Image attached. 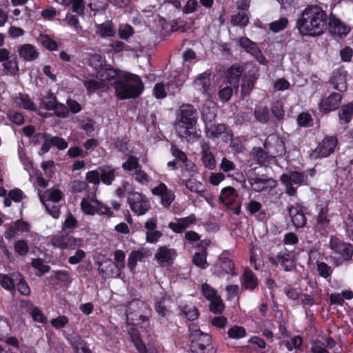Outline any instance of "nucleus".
Segmentation results:
<instances>
[{
	"label": "nucleus",
	"mask_w": 353,
	"mask_h": 353,
	"mask_svg": "<svg viewBox=\"0 0 353 353\" xmlns=\"http://www.w3.org/2000/svg\"><path fill=\"white\" fill-rule=\"evenodd\" d=\"M30 313L33 318V319L35 321L41 323H47V318L45 316L41 310H39L37 307H32L30 310Z\"/></svg>",
	"instance_id": "obj_60"
},
{
	"label": "nucleus",
	"mask_w": 353,
	"mask_h": 353,
	"mask_svg": "<svg viewBox=\"0 0 353 353\" xmlns=\"http://www.w3.org/2000/svg\"><path fill=\"white\" fill-rule=\"evenodd\" d=\"M81 209L88 215H94L95 214L108 216L112 215L110 208L97 200L94 195H88L83 198L81 202Z\"/></svg>",
	"instance_id": "obj_6"
},
{
	"label": "nucleus",
	"mask_w": 353,
	"mask_h": 353,
	"mask_svg": "<svg viewBox=\"0 0 353 353\" xmlns=\"http://www.w3.org/2000/svg\"><path fill=\"white\" fill-rule=\"evenodd\" d=\"M14 103L19 107L26 110H35L37 109L34 103L31 101L30 97L24 94H19V95L12 98Z\"/></svg>",
	"instance_id": "obj_33"
},
{
	"label": "nucleus",
	"mask_w": 353,
	"mask_h": 353,
	"mask_svg": "<svg viewBox=\"0 0 353 353\" xmlns=\"http://www.w3.org/2000/svg\"><path fill=\"white\" fill-rule=\"evenodd\" d=\"M89 64L98 73L99 70L105 68V59L102 56L95 54L90 57Z\"/></svg>",
	"instance_id": "obj_44"
},
{
	"label": "nucleus",
	"mask_w": 353,
	"mask_h": 353,
	"mask_svg": "<svg viewBox=\"0 0 353 353\" xmlns=\"http://www.w3.org/2000/svg\"><path fill=\"white\" fill-rule=\"evenodd\" d=\"M64 3H72V9L74 12L79 15H83L85 3L83 0H63Z\"/></svg>",
	"instance_id": "obj_53"
},
{
	"label": "nucleus",
	"mask_w": 353,
	"mask_h": 353,
	"mask_svg": "<svg viewBox=\"0 0 353 353\" xmlns=\"http://www.w3.org/2000/svg\"><path fill=\"white\" fill-rule=\"evenodd\" d=\"M256 119L260 123H265L269 119V110L267 107H259L254 111Z\"/></svg>",
	"instance_id": "obj_51"
},
{
	"label": "nucleus",
	"mask_w": 353,
	"mask_h": 353,
	"mask_svg": "<svg viewBox=\"0 0 353 353\" xmlns=\"http://www.w3.org/2000/svg\"><path fill=\"white\" fill-rule=\"evenodd\" d=\"M51 244L61 250L70 248L75 249L83 246L81 239H76L69 235L57 234L51 238Z\"/></svg>",
	"instance_id": "obj_13"
},
{
	"label": "nucleus",
	"mask_w": 353,
	"mask_h": 353,
	"mask_svg": "<svg viewBox=\"0 0 353 353\" xmlns=\"http://www.w3.org/2000/svg\"><path fill=\"white\" fill-rule=\"evenodd\" d=\"M327 208H321L316 216V227L319 229L326 228L330 223Z\"/></svg>",
	"instance_id": "obj_41"
},
{
	"label": "nucleus",
	"mask_w": 353,
	"mask_h": 353,
	"mask_svg": "<svg viewBox=\"0 0 353 353\" xmlns=\"http://www.w3.org/2000/svg\"><path fill=\"white\" fill-rule=\"evenodd\" d=\"M180 114L176 123V130L179 135L188 141H194L200 136V130H196L195 125L197 116L191 105H183L180 108Z\"/></svg>",
	"instance_id": "obj_4"
},
{
	"label": "nucleus",
	"mask_w": 353,
	"mask_h": 353,
	"mask_svg": "<svg viewBox=\"0 0 353 353\" xmlns=\"http://www.w3.org/2000/svg\"><path fill=\"white\" fill-rule=\"evenodd\" d=\"M101 181L103 183L110 185L115 179V169L110 165L99 167Z\"/></svg>",
	"instance_id": "obj_30"
},
{
	"label": "nucleus",
	"mask_w": 353,
	"mask_h": 353,
	"mask_svg": "<svg viewBox=\"0 0 353 353\" xmlns=\"http://www.w3.org/2000/svg\"><path fill=\"white\" fill-rule=\"evenodd\" d=\"M342 96L339 93H332L323 99L320 103V110L323 112H329L336 110L341 103Z\"/></svg>",
	"instance_id": "obj_19"
},
{
	"label": "nucleus",
	"mask_w": 353,
	"mask_h": 353,
	"mask_svg": "<svg viewBox=\"0 0 353 353\" xmlns=\"http://www.w3.org/2000/svg\"><path fill=\"white\" fill-rule=\"evenodd\" d=\"M330 248L339 254L344 259H349L353 253L352 246L344 243L337 238L332 237L330 242Z\"/></svg>",
	"instance_id": "obj_17"
},
{
	"label": "nucleus",
	"mask_w": 353,
	"mask_h": 353,
	"mask_svg": "<svg viewBox=\"0 0 353 353\" xmlns=\"http://www.w3.org/2000/svg\"><path fill=\"white\" fill-rule=\"evenodd\" d=\"M127 332L139 353H157L156 350L148 351L143 342L139 330L140 326L146 330L150 325V311L148 305L143 301L135 299L130 301L126 309Z\"/></svg>",
	"instance_id": "obj_1"
},
{
	"label": "nucleus",
	"mask_w": 353,
	"mask_h": 353,
	"mask_svg": "<svg viewBox=\"0 0 353 353\" xmlns=\"http://www.w3.org/2000/svg\"><path fill=\"white\" fill-rule=\"evenodd\" d=\"M57 103L56 97L52 93H48L42 100V103L44 105L46 108L49 110H52Z\"/></svg>",
	"instance_id": "obj_62"
},
{
	"label": "nucleus",
	"mask_w": 353,
	"mask_h": 353,
	"mask_svg": "<svg viewBox=\"0 0 353 353\" xmlns=\"http://www.w3.org/2000/svg\"><path fill=\"white\" fill-rule=\"evenodd\" d=\"M31 264L34 269L38 270L37 274L39 276H41L50 270V266L45 264L44 261L41 259H33Z\"/></svg>",
	"instance_id": "obj_49"
},
{
	"label": "nucleus",
	"mask_w": 353,
	"mask_h": 353,
	"mask_svg": "<svg viewBox=\"0 0 353 353\" xmlns=\"http://www.w3.org/2000/svg\"><path fill=\"white\" fill-rule=\"evenodd\" d=\"M239 43L247 52L254 57L260 63L265 64L267 63L265 57L254 42L247 37H241L239 39Z\"/></svg>",
	"instance_id": "obj_14"
},
{
	"label": "nucleus",
	"mask_w": 353,
	"mask_h": 353,
	"mask_svg": "<svg viewBox=\"0 0 353 353\" xmlns=\"http://www.w3.org/2000/svg\"><path fill=\"white\" fill-rule=\"evenodd\" d=\"M152 193L154 195L161 196V203L165 208H168L175 198L174 192L172 190H168L166 185L163 183H160L157 186L152 188Z\"/></svg>",
	"instance_id": "obj_15"
},
{
	"label": "nucleus",
	"mask_w": 353,
	"mask_h": 353,
	"mask_svg": "<svg viewBox=\"0 0 353 353\" xmlns=\"http://www.w3.org/2000/svg\"><path fill=\"white\" fill-rule=\"evenodd\" d=\"M69 342L75 353H92L85 341L78 335L70 337Z\"/></svg>",
	"instance_id": "obj_28"
},
{
	"label": "nucleus",
	"mask_w": 353,
	"mask_h": 353,
	"mask_svg": "<svg viewBox=\"0 0 353 353\" xmlns=\"http://www.w3.org/2000/svg\"><path fill=\"white\" fill-rule=\"evenodd\" d=\"M304 175L299 172L293 171L288 174H283L281 176V181L285 185V192L292 196L296 194V188L293 184L301 185L304 181Z\"/></svg>",
	"instance_id": "obj_12"
},
{
	"label": "nucleus",
	"mask_w": 353,
	"mask_h": 353,
	"mask_svg": "<svg viewBox=\"0 0 353 353\" xmlns=\"http://www.w3.org/2000/svg\"><path fill=\"white\" fill-rule=\"evenodd\" d=\"M10 52L7 48H0V63H3L4 73L15 76L19 73L18 60L15 55L10 57Z\"/></svg>",
	"instance_id": "obj_9"
},
{
	"label": "nucleus",
	"mask_w": 353,
	"mask_h": 353,
	"mask_svg": "<svg viewBox=\"0 0 353 353\" xmlns=\"http://www.w3.org/2000/svg\"><path fill=\"white\" fill-rule=\"evenodd\" d=\"M184 184L190 191L193 192L200 193L203 190L202 184L195 179H190L185 181Z\"/></svg>",
	"instance_id": "obj_56"
},
{
	"label": "nucleus",
	"mask_w": 353,
	"mask_h": 353,
	"mask_svg": "<svg viewBox=\"0 0 353 353\" xmlns=\"http://www.w3.org/2000/svg\"><path fill=\"white\" fill-rule=\"evenodd\" d=\"M250 183L254 191L261 192L268 188L275 186L276 181L272 179H264L255 177L250 180Z\"/></svg>",
	"instance_id": "obj_26"
},
{
	"label": "nucleus",
	"mask_w": 353,
	"mask_h": 353,
	"mask_svg": "<svg viewBox=\"0 0 353 353\" xmlns=\"http://www.w3.org/2000/svg\"><path fill=\"white\" fill-rule=\"evenodd\" d=\"M134 33L133 28L128 24H121L119 28V35L123 39H128Z\"/></svg>",
	"instance_id": "obj_59"
},
{
	"label": "nucleus",
	"mask_w": 353,
	"mask_h": 353,
	"mask_svg": "<svg viewBox=\"0 0 353 353\" xmlns=\"http://www.w3.org/2000/svg\"><path fill=\"white\" fill-rule=\"evenodd\" d=\"M237 197L235 189L231 186L224 188L219 196V200L227 206H231Z\"/></svg>",
	"instance_id": "obj_27"
},
{
	"label": "nucleus",
	"mask_w": 353,
	"mask_h": 353,
	"mask_svg": "<svg viewBox=\"0 0 353 353\" xmlns=\"http://www.w3.org/2000/svg\"><path fill=\"white\" fill-rule=\"evenodd\" d=\"M288 25V19L286 17H281L279 19L274 21L269 24V28L274 33L279 32L285 28Z\"/></svg>",
	"instance_id": "obj_45"
},
{
	"label": "nucleus",
	"mask_w": 353,
	"mask_h": 353,
	"mask_svg": "<svg viewBox=\"0 0 353 353\" xmlns=\"http://www.w3.org/2000/svg\"><path fill=\"white\" fill-rule=\"evenodd\" d=\"M219 268L223 273L235 274L234 264L230 259H225L221 261Z\"/></svg>",
	"instance_id": "obj_57"
},
{
	"label": "nucleus",
	"mask_w": 353,
	"mask_h": 353,
	"mask_svg": "<svg viewBox=\"0 0 353 353\" xmlns=\"http://www.w3.org/2000/svg\"><path fill=\"white\" fill-rule=\"evenodd\" d=\"M228 337L233 339H238L245 336V329L242 326L234 325L228 331Z\"/></svg>",
	"instance_id": "obj_47"
},
{
	"label": "nucleus",
	"mask_w": 353,
	"mask_h": 353,
	"mask_svg": "<svg viewBox=\"0 0 353 353\" xmlns=\"http://www.w3.org/2000/svg\"><path fill=\"white\" fill-rule=\"evenodd\" d=\"M52 325L55 329H61L65 327L68 323V319L65 316H59L56 319H52L50 321Z\"/></svg>",
	"instance_id": "obj_63"
},
{
	"label": "nucleus",
	"mask_w": 353,
	"mask_h": 353,
	"mask_svg": "<svg viewBox=\"0 0 353 353\" xmlns=\"http://www.w3.org/2000/svg\"><path fill=\"white\" fill-rule=\"evenodd\" d=\"M312 353H329L327 350L325 343L321 341L316 340L312 343Z\"/></svg>",
	"instance_id": "obj_64"
},
{
	"label": "nucleus",
	"mask_w": 353,
	"mask_h": 353,
	"mask_svg": "<svg viewBox=\"0 0 353 353\" xmlns=\"http://www.w3.org/2000/svg\"><path fill=\"white\" fill-rule=\"evenodd\" d=\"M347 72L343 69H338L333 72L330 82L333 88L339 92H345L347 90Z\"/></svg>",
	"instance_id": "obj_18"
},
{
	"label": "nucleus",
	"mask_w": 353,
	"mask_h": 353,
	"mask_svg": "<svg viewBox=\"0 0 353 353\" xmlns=\"http://www.w3.org/2000/svg\"><path fill=\"white\" fill-rule=\"evenodd\" d=\"M115 96L121 100L138 97L143 90V83L139 76L126 72H120L114 82Z\"/></svg>",
	"instance_id": "obj_3"
},
{
	"label": "nucleus",
	"mask_w": 353,
	"mask_h": 353,
	"mask_svg": "<svg viewBox=\"0 0 353 353\" xmlns=\"http://www.w3.org/2000/svg\"><path fill=\"white\" fill-rule=\"evenodd\" d=\"M122 71H117L113 68H102L98 73L97 77L101 82L105 83V88L107 85L111 84L114 86V82L119 77V74Z\"/></svg>",
	"instance_id": "obj_23"
},
{
	"label": "nucleus",
	"mask_w": 353,
	"mask_h": 353,
	"mask_svg": "<svg viewBox=\"0 0 353 353\" xmlns=\"http://www.w3.org/2000/svg\"><path fill=\"white\" fill-rule=\"evenodd\" d=\"M200 145L201 148V161L203 164L206 168L214 170L216 168V161L210 150L209 143L205 140H201Z\"/></svg>",
	"instance_id": "obj_20"
},
{
	"label": "nucleus",
	"mask_w": 353,
	"mask_h": 353,
	"mask_svg": "<svg viewBox=\"0 0 353 353\" xmlns=\"http://www.w3.org/2000/svg\"><path fill=\"white\" fill-rule=\"evenodd\" d=\"M84 85L89 94H91L97 90L105 88V83L93 79L85 81Z\"/></svg>",
	"instance_id": "obj_48"
},
{
	"label": "nucleus",
	"mask_w": 353,
	"mask_h": 353,
	"mask_svg": "<svg viewBox=\"0 0 353 353\" xmlns=\"http://www.w3.org/2000/svg\"><path fill=\"white\" fill-rule=\"evenodd\" d=\"M330 33L339 38L345 37L350 30V28L334 16L330 17L327 22Z\"/></svg>",
	"instance_id": "obj_16"
},
{
	"label": "nucleus",
	"mask_w": 353,
	"mask_h": 353,
	"mask_svg": "<svg viewBox=\"0 0 353 353\" xmlns=\"http://www.w3.org/2000/svg\"><path fill=\"white\" fill-rule=\"evenodd\" d=\"M353 298V293L352 291L347 290L340 293H333L330 296L331 304L343 305L344 300H350Z\"/></svg>",
	"instance_id": "obj_40"
},
{
	"label": "nucleus",
	"mask_w": 353,
	"mask_h": 353,
	"mask_svg": "<svg viewBox=\"0 0 353 353\" xmlns=\"http://www.w3.org/2000/svg\"><path fill=\"white\" fill-rule=\"evenodd\" d=\"M257 77L254 73L248 74L243 77L241 85V95L245 97L250 94L254 88V82Z\"/></svg>",
	"instance_id": "obj_35"
},
{
	"label": "nucleus",
	"mask_w": 353,
	"mask_h": 353,
	"mask_svg": "<svg viewBox=\"0 0 353 353\" xmlns=\"http://www.w3.org/2000/svg\"><path fill=\"white\" fill-rule=\"evenodd\" d=\"M19 57L26 61H32L39 57V52L32 44L26 43L17 48Z\"/></svg>",
	"instance_id": "obj_25"
},
{
	"label": "nucleus",
	"mask_w": 353,
	"mask_h": 353,
	"mask_svg": "<svg viewBox=\"0 0 353 353\" xmlns=\"http://www.w3.org/2000/svg\"><path fill=\"white\" fill-rule=\"evenodd\" d=\"M258 285V279L250 270L244 271L242 279V287L245 290H254Z\"/></svg>",
	"instance_id": "obj_29"
},
{
	"label": "nucleus",
	"mask_w": 353,
	"mask_h": 353,
	"mask_svg": "<svg viewBox=\"0 0 353 353\" xmlns=\"http://www.w3.org/2000/svg\"><path fill=\"white\" fill-rule=\"evenodd\" d=\"M0 285L6 290H11L14 288V283L9 276L4 274H0Z\"/></svg>",
	"instance_id": "obj_61"
},
{
	"label": "nucleus",
	"mask_w": 353,
	"mask_h": 353,
	"mask_svg": "<svg viewBox=\"0 0 353 353\" xmlns=\"http://www.w3.org/2000/svg\"><path fill=\"white\" fill-rule=\"evenodd\" d=\"M337 139L335 137H327L319 144V145L310 154V158L326 157L332 154L337 145Z\"/></svg>",
	"instance_id": "obj_10"
},
{
	"label": "nucleus",
	"mask_w": 353,
	"mask_h": 353,
	"mask_svg": "<svg viewBox=\"0 0 353 353\" xmlns=\"http://www.w3.org/2000/svg\"><path fill=\"white\" fill-rule=\"evenodd\" d=\"M232 23L234 26H246L249 23V17L245 12H239L232 17Z\"/></svg>",
	"instance_id": "obj_52"
},
{
	"label": "nucleus",
	"mask_w": 353,
	"mask_h": 353,
	"mask_svg": "<svg viewBox=\"0 0 353 353\" xmlns=\"http://www.w3.org/2000/svg\"><path fill=\"white\" fill-rule=\"evenodd\" d=\"M96 33L101 37H110L115 35L116 30L113 23L108 21L96 26Z\"/></svg>",
	"instance_id": "obj_32"
},
{
	"label": "nucleus",
	"mask_w": 353,
	"mask_h": 353,
	"mask_svg": "<svg viewBox=\"0 0 353 353\" xmlns=\"http://www.w3.org/2000/svg\"><path fill=\"white\" fill-rule=\"evenodd\" d=\"M180 307L184 315L190 321H194L199 316L198 310L194 305L192 304H185L184 305H181Z\"/></svg>",
	"instance_id": "obj_43"
},
{
	"label": "nucleus",
	"mask_w": 353,
	"mask_h": 353,
	"mask_svg": "<svg viewBox=\"0 0 353 353\" xmlns=\"http://www.w3.org/2000/svg\"><path fill=\"white\" fill-rule=\"evenodd\" d=\"M243 71V67L239 65L235 64L229 68L225 74V79L228 83L237 89L239 87V78Z\"/></svg>",
	"instance_id": "obj_24"
},
{
	"label": "nucleus",
	"mask_w": 353,
	"mask_h": 353,
	"mask_svg": "<svg viewBox=\"0 0 353 353\" xmlns=\"http://www.w3.org/2000/svg\"><path fill=\"white\" fill-rule=\"evenodd\" d=\"M38 41L44 48L50 51L57 50L58 49L57 42L48 34H41Z\"/></svg>",
	"instance_id": "obj_42"
},
{
	"label": "nucleus",
	"mask_w": 353,
	"mask_h": 353,
	"mask_svg": "<svg viewBox=\"0 0 353 353\" xmlns=\"http://www.w3.org/2000/svg\"><path fill=\"white\" fill-rule=\"evenodd\" d=\"M327 14L319 6L306 7L299 16L296 28L300 34L305 36H319L327 28Z\"/></svg>",
	"instance_id": "obj_2"
},
{
	"label": "nucleus",
	"mask_w": 353,
	"mask_h": 353,
	"mask_svg": "<svg viewBox=\"0 0 353 353\" xmlns=\"http://www.w3.org/2000/svg\"><path fill=\"white\" fill-rule=\"evenodd\" d=\"M176 251L166 246L160 247L154 255V259L161 266H167L172 263Z\"/></svg>",
	"instance_id": "obj_21"
},
{
	"label": "nucleus",
	"mask_w": 353,
	"mask_h": 353,
	"mask_svg": "<svg viewBox=\"0 0 353 353\" xmlns=\"http://www.w3.org/2000/svg\"><path fill=\"white\" fill-rule=\"evenodd\" d=\"M195 221V216L194 214H191L184 218L177 219L174 222H170L168 227L175 233H182L190 225L194 223Z\"/></svg>",
	"instance_id": "obj_22"
},
{
	"label": "nucleus",
	"mask_w": 353,
	"mask_h": 353,
	"mask_svg": "<svg viewBox=\"0 0 353 353\" xmlns=\"http://www.w3.org/2000/svg\"><path fill=\"white\" fill-rule=\"evenodd\" d=\"M353 115V102L350 103L346 105H343L341 109L339 111V116L340 123H348Z\"/></svg>",
	"instance_id": "obj_39"
},
{
	"label": "nucleus",
	"mask_w": 353,
	"mask_h": 353,
	"mask_svg": "<svg viewBox=\"0 0 353 353\" xmlns=\"http://www.w3.org/2000/svg\"><path fill=\"white\" fill-rule=\"evenodd\" d=\"M210 85V75L207 73H203L199 76L194 82V87L195 90L205 93Z\"/></svg>",
	"instance_id": "obj_36"
},
{
	"label": "nucleus",
	"mask_w": 353,
	"mask_h": 353,
	"mask_svg": "<svg viewBox=\"0 0 353 353\" xmlns=\"http://www.w3.org/2000/svg\"><path fill=\"white\" fill-rule=\"evenodd\" d=\"M206 256L207 254L205 251L195 253L192 259L193 263L197 267L205 269L208 266Z\"/></svg>",
	"instance_id": "obj_50"
},
{
	"label": "nucleus",
	"mask_w": 353,
	"mask_h": 353,
	"mask_svg": "<svg viewBox=\"0 0 353 353\" xmlns=\"http://www.w3.org/2000/svg\"><path fill=\"white\" fill-rule=\"evenodd\" d=\"M38 195L39 196L41 202L45 206L46 211L54 218L57 219L59 216L60 210L58 205L51 203H47L46 196L41 194V191L38 192Z\"/></svg>",
	"instance_id": "obj_38"
},
{
	"label": "nucleus",
	"mask_w": 353,
	"mask_h": 353,
	"mask_svg": "<svg viewBox=\"0 0 353 353\" xmlns=\"http://www.w3.org/2000/svg\"><path fill=\"white\" fill-rule=\"evenodd\" d=\"M191 351L192 353H205V350L210 343V337L199 330H192L190 334Z\"/></svg>",
	"instance_id": "obj_11"
},
{
	"label": "nucleus",
	"mask_w": 353,
	"mask_h": 353,
	"mask_svg": "<svg viewBox=\"0 0 353 353\" xmlns=\"http://www.w3.org/2000/svg\"><path fill=\"white\" fill-rule=\"evenodd\" d=\"M125 254L123 251L116 250L114 253L115 262L112 261H105L101 265V272L112 277H119L121 270L125 268Z\"/></svg>",
	"instance_id": "obj_7"
},
{
	"label": "nucleus",
	"mask_w": 353,
	"mask_h": 353,
	"mask_svg": "<svg viewBox=\"0 0 353 353\" xmlns=\"http://www.w3.org/2000/svg\"><path fill=\"white\" fill-rule=\"evenodd\" d=\"M148 256V252L145 250L144 249L140 250H135L132 251L128 259V268L133 270L138 261H142L143 259H145Z\"/></svg>",
	"instance_id": "obj_34"
},
{
	"label": "nucleus",
	"mask_w": 353,
	"mask_h": 353,
	"mask_svg": "<svg viewBox=\"0 0 353 353\" xmlns=\"http://www.w3.org/2000/svg\"><path fill=\"white\" fill-rule=\"evenodd\" d=\"M14 250L18 254L25 256L29 252V247L25 241L19 240L14 243Z\"/></svg>",
	"instance_id": "obj_58"
},
{
	"label": "nucleus",
	"mask_w": 353,
	"mask_h": 353,
	"mask_svg": "<svg viewBox=\"0 0 353 353\" xmlns=\"http://www.w3.org/2000/svg\"><path fill=\"white\" fill-rule=\"evenodd\" d=\"M215 114L212 112L206 113L203 110V118L205 123V134L210 139L222 137L225 140L231 139L232 133L230 130L224 124H212V121L215 118Z\"/></svg>",
	"instance_id": "obj_5"
},
{
	"label": "nucleus",
	"mask_w": 353,
	"mask_h": 353,
	"mask_svg": "<svg viewBox=\"0 0 353 353\" xmlns=\"http://www.w3.org/2000/svg\"><path fill=\"white\" fill-rule=\"evenodd\" d=\"M41 194L46 196L47 203H57L63 197L62 192L58 189H52Z\"/></svg>",
	"instance_id": "obj_46"
},
{
	"label": "nucleus",
	"mask_w": 353,
	"mask_h": 353,
	"mask_svg": "<svg viewBox=\"0 0 353 353\" xmlns=\"http://www.w3.org/2000/svg\"><path fill=\"white\" fill-rule=\"evenodd\" d=\"M254 159L260 164H264L268 162V156L261 148H254L252 151Z\"/></svg>",
	"instance_id": "obj_54"
},
{
	"label": "nucleus",
	"mask_w": 353,
	"mask_h": 353,
	"mask_svg": "<svg viewBox=\"0 0 353 353\" xmlns=\"http://www.w3.org/2000/svg\"><path fill=\"white\" fill-rule=\"evenodd\" d=\"M276 258L285 271H290L294 268V258L292 254L280 252Z\"/></svg>",
	"instance_id": "obj_37"
},
{
	"label": "nucleus",
	"mask_w": 353,
	"mask_h": 353,
	"mask_svg": "<svg viewBox=\"0 0 353 353\" xmlns=\"http://www.w3.org/2000/svg\"><path fill=\"white\" fill-rule=\"evenodd\" d=\"M289 214L292 221L296 228H302L306 223V218L303 212L297 208L291 207L289 208Z\"/></svg>",
	"instance_id": "obj_31"
},
{
	"label": "nucleus",
	"mask_w": 353,
	"mask_h": 353,
	"mask_svg": "<svg viewBox=\"0 0 353 353\" xmlns=\"http://www.w3.org/2000/svg\"><path fill=\"white\" fill-rule=\"evenodd\" d=\"M139 159L137 157L130 155L128 159L122 164V168L124 170L132 171L139 167Z\"/></svg>",
	"instance_id": "obj_55"
},
{
	"label": "nucleus",
	"mask_w": 353,
	"mask_h": 353,
	"mask_svg": "<svg viewBox=\"0 0 353 353\" xmlns=\"http://www.w3.org/2000/svg\"><path fill=\"white\" fill-rule=\"evenodd\" d=\"M128 203L132 212L137 216H142L150 209V203L143 194L133 192L128 196Z\"/></svg>",
	"instance_id": "obj_8"
}]
</instances>
